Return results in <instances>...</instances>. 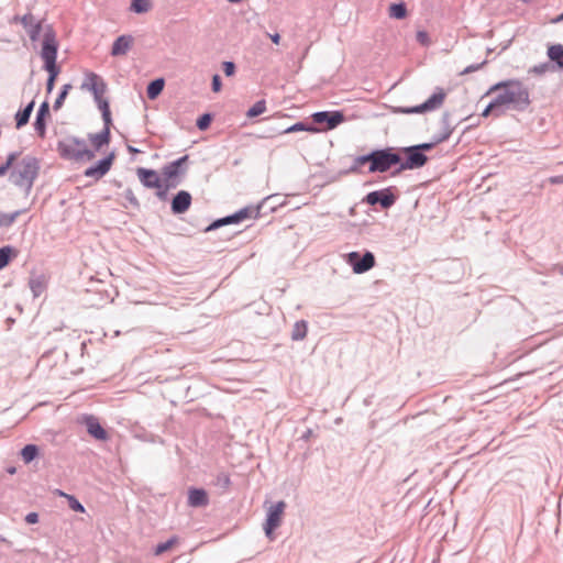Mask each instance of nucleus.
Wrapping results in <instances>:
<instances>
[{
    "instance_id": "9b49d317",
    "label": "nucleus",
    "mask_w": 563,
    "mask_h": 563,
    "mask_svg": "<svg viewBox=\"0 0 563 563\" xmlns=\"http://www.w3.org/2000/svg\"><path fill=\"white\" fill-rule=\"evenodd\" d=\"M397 197L393 194V187H387L379 190L368 192L364 202L369 206L379 205L383 209H389L396 202Z\"/></svg>"
},
{
    "instance_id": "a19ab883",
    "label": "nucleus",
    "mask_w": 563,
    "mask_h": 563,
    "mask_svg": "<svg viewBox=\"0 0 563 563\" xmlns=\"http://www.w3.org/2000/svg\"><path fill=\"white\" fill-rule=\"evenodd\" d=\"M71 89V85L70 84H66L62 87L54 104H53V109L55 111L59 110L62 108V106L64 104V101L69 92V90Z\"/></svg>"
},
{
    "instance_id": "6ab92c4d",
    "label": "nucleus",
    "mask_w": 563,
    "mask_h": 563,
    "mask_svg": "<svg viewBox=\"0 0 563 563\" xmlns=\"http://www.w3.org/2000/svg\"><path fill=\"white\" fill-rule=\"evenodd\" d=\"M84 422L87 427L88 433L100 441L108 440L109 435L108 432L103 429V427L100 424L98 418L95 416H86L84 418Z\"/></svg>"
},
{
    "instance_id": "8fccbe9b",
    "label": "nucleus",
    "mask_w": 563,
    "mask_h": 563,
    "mask_svg": "<svg viewBox=\"0 0 563 563\" xmlns=\"http://www.w3.org/2000/svg\"><path fill=\"white\" fill-rule=\"evenodd\" d=\"M494 111H497V115L503 113V110H500L499 104L495 102V97L492 99V101L483 110L482 115L483 117H487V115H489Z\"/></svg>"
},
{
    "instance_id": "f257e3e1",
    "label": "nucleus",
    "mask_w": 563,
    "mask_h": 563,
    "mask_svg": "<svg viewBox=\"0 0 563 563\" xmlns=\"http://www.w3.org/2000/svg\"><path fill=\"white\" fill-rule=\"evenodd\" d=\"M489 92H496L495 102L499 107L508 108L523 112L530 103L529 89L518 79L503 80L490 87Z\"/></svg>"
},
{
    "instance_id": "338daca9",
    "label": "nucleus",
    "mask_w": 563,
    "mask_h": 563,
    "mask_svg": "<svg viewBox=\"0 0 563 563\" xmlns=\"http://www.w3.org/2000/svg\"><path fill=\"white\" fill-rule=\"evenodd\" d=\"M509 45H510V41L505 46H503L501 51L507 49Z\"/></svg>"
},
{
    "instance_id": "6e6552de",
    "label": "nucleus",
    "mask_w": 563,
    "mask_h": 563,
    "mask_svg": "<svg viewBox=\"0 0 563 563\" xmlns=\"http://www.w3.org/2000/svg\"><path fill=\"white\" fill-rule=\"evenodd\" d=\"M57 42L55 33L49 30L44 33L41 57L44 60V68L58 67L56 65L57 58Z\"/></svg>"
},
{
    "instance_id": "6e6d98bb",
    "label": "nucleus",
    "mask_w": 563,
    "mask_h": 563,
    "mask_svg": "<svg viewBox=\"0 0 563 563\" xmlns=\"http://www.w3.org/2000/svg\"><path fill=\"white\" fill-rule=\"evenodd\" d=\"M211 88L214 92H219L222 88L221 77L218 74L212 76Z\"/></svg>"
},
{
    "instance_id": "c85d7f7f",
    "label": "nucleus",
    "mask_w": 563,
    "mask_h": 563,
    "mask_svg": "<svg viewBox=\"0 0 563 563\" xmlns=\"http://www.w3.org/2000/svg\"><path fill=\"white\" fill-rule=\"evenodd\" d=\"M34 297H38L46 288V278L44 275L32 277L29 282Z\"/></svg>"
},
{
    "instance_id": "774afa93",
    "label": "nucleus",
    "mask_w": 563,
    "mask_h": 563,
    "mask_svg": "<svg viewBox=\"0 0 563 563\" xmlns=\"http://www.w3.org/2000/svg\"><path fill=\"white\" fill-rule=\"evenodd\" d=\"M283 103H284V110L286 109V99L284 98L283 100Z\"/></svg>"
},
{
    "instance_id": "cd10ccee",
    "label": "nucleus",
    "mask_w": 563,
    "mask_h": 563,
    "mask_svg": "<svg viewBox=\"0 0 563 563\" xmlns=\"http://www.w3.org/2000/svg\"><path fill=\"white\" fill-rule=\"evenodd\" d=\"M308 332V322L306 320L296 321L291 330V340L301 341L306 338Z\"/></svg>"
},
{
    "instance_id": "13d9d810",
    "label": "nucleus",
    "mask_w": 563,
    "mask_h": 563,
    "mask_svg": "<svg viewBox=\"0 0 563 563\" xmlns=\"http://www.w3.org/2000/svg\"><path fill=\"white\" fill-rule=\"evenodd\" d=\"M549 181L552 185L563 184V175L552 176L549 178Z\"/></svg>"
},
{
    "instance_id": "4d7b16f0",
    "label": "nucleus",
    "mask_w": 563,
    "mask_h": 563,
    "mask_svg": "<svg viewBox=\"0 0 563 563\" xmlns=\"http://www.w3.org/2000/svg\"><path fill=\"white\" fill-rule=\"evenodd\" d=\"M25 522L29 525H35L38 522V514L37 512H29L25 516Z\"/></svg>"
},
{
    "instance_id": "49530a36",
    "label": "nucleus",
    "mask_w": 563,
    "mask_h": 563,
    "mask_svg": "<svg viewBox=\"0 0 563 563\" xmlns=\"http://www.w3.org/2000/svg\"><path fill=\"white\" fill-rule=\"evenodd\" d=\"M214 485L223 490H227L231 485V479L229 474L227 473H219L216 476Z\"/></svg>"
},
{
    "instance_id": "5fc2aeb1",
    "label": "nucleus",
    "mask_w": 563,
    "mask_h": 563,
    "mask_svg": "<svg viewBox=\"0 0 563 563\" xmlns=\"http://www.w3.org/2000/svg\"><path fill=\"white\" fill-rule=\"evenodd\" d=\"M416 38L420 44L424 46H428L430 44L429 34L426 31H418Z\"/></svg>"
},
{
    "instance_id": "dca6fc26",
    "label": "nucleus",
    "mask_w": 563,
    "mask_h": 563,
    "mask_svg": "<svg viewBox=\"0 0 563 563\" xmlns=\"http://www.w3.org/2000/svg\"><path fill=\"white\" fill-rule=\"evenodd\" d=\"M191 195L186 190L178 191L170 203V209L174 214H180L186 212L191 205Z\"/></svg>"
},
{
    "instance_id": "393cba45",
    "label": "nucleus",
    "mask_w": 563,
    "mask_h": 563,
    "mask_svg": "<svg viewBox=\"0 0 563 563\" xmlns=\"http://www.w3.org/2000/svg\"><path fill=\"white\" fill-rule=\"evenodd\" d=\"M35 102L32 100L29 102L22 110H19L15 114V126L16 129H21L25 124H27L30 117L33 112Z\"/></svg>"
},
{
    "instance_id": "39448f33",
    "label": "nucleus",
    "mask_w": 563,
    "mask_h": 563,
    "mask_svg": "<svg viewBox=\"0 0 563 563\" xmlns=\"http://www.w3.org/2000/svg\"><path fill=\"white\" fill-rule=\"evenodd\" d=\"M445 91L441 87H437L433 93L421 104L413 107H397L394 108V113H402V114H413V113H424L428 111H433L439 109L445 99Z\"/></svg>"
},
{
    "instance_id": "603ef678",
    "label": "nucleus",
    "mask_w": 563,
    "mask_h": 563,
    "mask_svg": "<svg viewBox=\"0 0 563 563\" xmlns=\"http://www.w3.org/2000/svg\"><path fill=\"white\" fill-rule=\"evenodd\" d=\"M222 69L225 76L230 77L235 74V64L233 62L227 60L222 64Z\"/></svg>"
},
{
    "instance_id": "2f4dec72",
    "label": "nucleus",
    "mask_w": 563,
    "mask_h": 563,
    "mask_svg": "<svg viewBox=\"0 0 563 563\" xmlns=\"http://www.w3.org/2000/svg\"><path fill=\"white\" fill-rule=\"evenodd\" d=\"M300 131L319 132V129L316 128L313 124L305 123L302 121L296 122L292 125L284 128V134L300 132Z\"/></svg>"
},
{
    "instance_id": "a211bd4d",
    "label": "nucleus",
    "mask_w": 563,
    "mask_h": 563,
    "mask_svg": "<svg viewBox=\"0 0 563 563\" xmlns=\"http://www.w3.org/2000/svg\"><path fill=\"white\" fill-rule=\"evenodd\" d=\"M48 115H49V104L47 101H44L41 103V106L36 112L35 121L33 124L36 134L41 139H44L46 135V118Z\"/></svg>"
},
{
    "instance_id": "a878e982",
    "label": "nucleus",
    "mask_w": 563,
    "mask_h": 563,
    "mask_svg": "<svg viewBox=\"0 0 563 563\" xmlns=\"http://www.w3.org/2000/svg\"><path fill=\"white\" fill-rule=\"evenodd\" d=\"M18 254V250L11 245L0 247V271L4 268L12 258H15Z\"/></svg>"
},
{
    "instance_id": "4468645a",
    "label": "nucleus",
    "mask_w": 563,
    "mask_h": 563,
    "mask_svg": "<svg viewBox=\"0 0 563 563\" xmlns=\"http://www.w3.org/2000/svg\"><path fill=\"white\" fill-rule=\"evenodd\" d=\"M114 157V153H110L108 156L100 159L96 165L88 167L84 175L97 180L100 179L110 170Z\"/></svg>"
},
{
    "instance_id": "bb28decb",
    "label": "nucleus",
    "mask_w": 563,
    "mask_h": 563,
    "mask_svg": "<svg viewBox=\"0 0 563 563\" xmlns=\"http://www.w3.org/2000/svg\"><path fill=\"white\" fill-rule=\"evenodd\" d=\"M165 80L163 78H156L152 80L146 87L147 98L151 100L156 99L163 91Z\"/></svg>"
},
{
    "instance_id": "9d476101",
    "label": "nucleus",
    "mask_w": 563,
    "mask_h": 563,
    "mask_svg": "<svg viewBox=\"0 0 563 563\" xmlns=\"http://www.w3.org/2000/svg\"><path fill=\"white\" fill-rule=\"evenodd\" d=\"M441 124H443V133L434 134L430 142L416 144L415 146L423 154L431 151L435 145L445 142L450 139L454 131V126L450 123V113L444 112L441 118Z\"/></svg>"
},
{
    "instance_id": "bf43d9fd",
    "label": "nucleus",
    "mask_w": 563,
    "mask_h": 563,
    "mask_svg": "<svg viewBox=\"0 0 563 563\" xmlns=\"http://www.w3.org/2000/svg\"><path fill=\"white\" fill-rule=\"evenodd\" d=\"M266 35L273 41L275 44H279L280 42V34L275 32L274 34L266 33Z\"/></svg>"
},
{
    "instance_id": "0e129e2a",
    "label": "nucleus",
    "mask_w": 563,
    "mask_h": 563,
    "mask_svg": "<svg viewBox=\"0 0 563 563\" xmlns=\"http://www.w3.org/2000/svg\"><path fill=\"white\" fill-rule=\"evenodd\" d=\"M8 472H9L10 474H14V473H15V467H10V468H8Z\"/></svg>"
},
{
    "instance_id": "7ed1b4c3",
    "label": "nucleus",
    "mask_w": 563,
    "mask_h": 563,
    "mask_svg": "<svg viewBox=\"0 0 563 563\" xmlns=\"http://www.w3.org/2000/svg\"><path fill=\"white\" fill-rule=\"evenodd\" d=\"M57 151L62 158L68 161L81 162L95 158V152L87 147L86 142L75 136L59 141L57 143Z\"/></svg>"
},
{
    "instance_id": "f704fd0d",
    "label": "nucleus",
    "mask_w": 563,
    "mask_h": 563,
    "mask_svg": "<svg viewBox=\"0 0 563 563\" xmlns=\"http://www.w3.org/2000/svg\"><path fill=\"white\" fill-rule=\"evenodd\" d=\"M179 181H166L165 183H161V187H155L154 189H156V197L161 200V201H165L167 199V194H168V190L172 189V188H175L176 186H178Z\"/></svg>"
},
{
    "instance_id": "a18cd8bd",
    "label": "nucleus",
    "mask_w": 563,
    "mask_h": 563,
    "mask_svg": "<svg viewBox=\"0 0 563 563\" xmlns=\"http://www.w3.org/2000/svg\"><path fill=\"white\" fill-rule=\"evenodd\" d=\"M19 155V152H12L8 155L5 163L0 165V177L4 176L8 173V170L12 167L13 163L16 161Z\"/></svg>"
},
{
    "instance_id": "c9c22d12",
    "label": "nucleus",
    "mask_w": 563,
    "mask_h": 563,
    "mask_svg": "<svg viewBox=\"0 0 563 563\" xmlns=\"http://www.w3.org/2000/svg\"><path fill=\"white\" fill-rule=\"evenodd\" d=\"M37 454L38 448L35 444H26L21 451V456L25 463L32 462Z\"/></svg>"
},
{
    "instance_id": "aec40b11",
    "label": "nucleus",
    "mask_w": 563,
    "mask_h": 563,
    "mask_svg": "<svg viewBox=\"0 0 563 563\" xmlns=\"http://www.w3.org/2000/svg\"><path fill=\"white\" fill-rule=\"evenodd\" d=\"M21 23L27 31L31 41H36L42 31V24L31 13H27L21 18Z\"/></svg>"
},
{
    "instance_id": "423d86ee",
    "label": "nucleus",
    "mask_w": 563,
    "mask_h": 563,
    "mask_svg": "<svg viewBox=\"0 0 563 563\" xmlns=\"http://www.w3.org/2000/svg\"><path fill=\"white\" fill-rule=\"evenodd\" d=\"M405 159L398 163L397 172L412 170L423 167L428 162V156L421 153L415 145L406 146L400 150Z\"/></svg>"
},
{
    "instance_id": "20e7f679",
    "label": "nucleus",
    "mask_w": 563,
    "mask_h": 563,
    "mask_svg": "<svg viewBox=\"0 0 563 563\" xmlns=\"http://www.w3.org/2000/svg\"><path fill=\"white\" fill-rule=\"evenodd\" d=\"M398 163H400V154L393 147L373 150L371 151V165L368 166V173H385L393 166L398 165Z\"/></svg>"
},
{
    "instance_id": "f3484780",
    "label": "nucleus",
    "mask_w": 563,
    "mask_h": 563,
    "mask_svg": "<svg viewBox=\"0 0 563 563\" xmlns=\"http://www.w3.org/2000/svg\"><path fill=\"white\" fill-rule=\"evenodd\" d=\"M136 175L144 187L150 189L161 187L162 179L159 178L156 170L139 167L136 169Z\"/></svg>"
},
{
    "instance_id": "58836bf2",
    "label": "nucleus",
    "mask_w": 563,
    "mask_h": 563,
    "mask_svg": "<svg viewBox=\"0 0 563 563\" xmlns=\"http://www.w3.org/2000/svg\"><path fill=\"white\" fill-rule=\"evenodd\" d=\"M59 495L64 496L67 499L68 506L71 510H74L76 512H85V507L75 496L68 495L63 492H59Z\"/></svg>"
},
{
    "instance_id": "0eeeda50",
    "label": "nucleus",
    "mask_w": 563,
    "mask_h": 563,
    "mask_svg": "<svg viewBox=\"0 0 563 563\" xmlns=\"http://www.w3.org/2000/svg\"><path fill=\"white\" fill-rule=\"evenodd\" d=\"M345 261L355 274H364L376 264L375 255L371 251H366L364 254L352 251L346 254Z\"/></svg>"
},
{
    "instance_id": "b1692460",
    "label": "nucleus",
    "mask_w": 563,
    "mask_h": 563,
    "mask_svg": "<svg viewBox=\"0 0 563 563\" xmlns=\"http://www.w3.org/2000/svg\"><path fill=\"white\" fill-rule=\"evenodd\" d=\"M93 147L99 151L102 146L108 145L111 139V125H104L101 132L88 135Z\"/></svg>"
},
{
    "instance_id": "680f3d73",
    "label": "nucleus",
    "mask_w": 563,
    "mask_h": 563,
    "mask_svg": "<svg viewBox=\"0 0 563 563\" xmlns=\"http://www.w3.org/2000/svg\"><path fill=\"white\" fill-rule=\"evenodd\" d=\"M128 151H129L130 153H139V150H137V148H135V147H133V146H130V145L128 146Z\"/></svg>"
},
{
    "instance_id": "052dcab7",
    "label": "nucleus",
    "mask_w": 563,
    "mask_h": 563,
    "mask_svg": "<svg viewBox=\"0 0 563 563\" xmlns=\"http://www.w3.org/2000/svg\"><path fill=\"white\" fill-rule=\"evenodd\" d=\"M562 21H563V13L552 20L553 23H559V22H562Z\"/></svg>"
},
{
    "instance_id": "864d4df0",
    "label": "nucleus",
    "mask_w": 563,
    "mask_h": 563,
    "mask_svg": "<svg viewBox=\"0 0 563 563\" xmlns=\"http://www.w3.org/2000/svg\"><path fill=\"white\" fill-rule=\"evenodd\" d=\"M487 63V60H483L482 63H478V64H472V65H468L467 67H465L462 71H461V75H466V74H471V73H474V71H477L479 70L485 64Z\"/></svg>"
},
{
    "instance_id": "c03bdc74",
    "label": "nucleus",
    "mask_w": 563,
    "mask_h": 563,
    "mask_svg": "<svg viewBox=\"0 0 563 563\" xmlns=\"http://www.w3.org/2000/svg\"><path fill=\"white\" fill-rule=\"evenodd\" d=\"M178 541L177 537H172L165 542L158 543L154 549L155 555H161L165 553L166 551L170 550L174 544H176Z\"/></svg>"
},
{
    "instance_id": "2eb2a0df",
    "label": "nucleus",
    "mask_w": 563,
    "mask_h": 563,
    "mask_svg": "<svg viewBox=\"0 0 563 563\" xmlns=\"http://www.w3.org/2000/svg\"><path fill=\"white\" fill-rule=\"evenodd\" d=\"M187 161H188V155H184V156L179 157L178 159L166 164L162 169V174L165 177V180L168 183L177 181L176 178L186 173V168H184L183 165Z\"/></svg>"
},
{
    "instance_id": "ea45409f",
    "label": "nucleus",
    "mask_w": 563,
    "mask_h": 563,
    "mask_svg": "<svg viewBox=\"0 0 563 563\" xmlns=\"http://www.w3.org/2000/svg\"><path fill=\"white\" fill-rule=\"evenodd\" d=\"M130 9L135 13H145L151 9L150 0H132Z\"/></svg>"
},
{
    "instance_id": "c756f323",
    "label": "nucleus",
    "mask_w": 563,
    "mask_h": 563,
    "mask_svg": "<svg viewBox=\"0 0 563 563\" xmlns=\"http://www.w3.org/2000/svg\"><path fill=\"white\" fill-rule=\"evenodd\" d=\"M258 212H260L258 207L255 208L253 206H249V207H244V208L240 209L239 211H236L234 213H235L238 223H240L246 219L257 217Z\"/></svg>"
},
{
    "instance_id": "69168bd1",
    "label": "nucleus",
    "mask_w": 563,
    "mask_h": 563,
    "mask_svg": "<svg viewBox=\"0 0 563 563\" xmlns=\"http://www.w3.org/2000/svg\"><path fill=\"white\" fill-rule=\"evenodd\" d=\"M300 68H301V65H300V62H299L298 65L296 66V68L294 69V73H297Z\"/></svg>"
},
{
    "instance_id": "3c124183",
    "label": "nucleus",
    "mask_w": 563,
    "mask_h": 563,
    "mask_svg": "<svg viewBox=\"0 0 563 563\" xmlns=\"http://www.w3.org/2000/svg\"><path fill=\"white\" fill-rule=\"evenodd\" d=\"M123 195L133 208H140V202L131 188H126Z\"/></svg>"
},
{
    "instance_id": "f8f14e48",
    "label": "nucleus",
    "mask_w": 563,
    "mask_h": 563,
    "mask_svg": "<svg viewBox=\"0 0 563 563\" xmlns=\"http://www.w3.org/2000/svg\"><path fill=\"white\" fill-rule=\"evenodd\" d=\"M280 519H282V500L277 501L275 504H272L268 507L267 518H266V521L264 523V531H265L266 537L269 540H274L275 539L273 530L276 527H278V525L280 522Z\"/></svg>"
},
{
    "instance_id": "4be33fe9",
    "label": "nucleus",
    "mask_w": 563,
    "mask_h": 563,
    "mask_svg": "<svg viewBox=\"0 0 563 563\" xmlns=\"http://www.w3.org/2000/svg\"><path fill=\"white\" fill-rule=\"evenodd\" d=\"M209 504V497L202 488H190L188 490V505L190 507H206Z\"/></svg>"
},
{
    "instance_id": "e2e57ef3",
    "label": "nucleus",
    "mask_w": 563,
    "mask_h": 563,
    "mask_svg": "<svg viewBox=\"0 0 563 563\" xmlns=\"http://www.w3.org/2000/svg\"><path fill=\"white\" fill-rule=\"evenodd\" d=\"M0 541L7 543L8 545H11L12 543L7 540L4 537L0 536Z\"/></svg>"
},
{
    "instance_id": "72a5a7b5",
    "label": "nucleus",
    "mask_w": 563,
    "mask_h": 563,
    "mask_svg": "<svg viewBox=\"0 0 563 563\" xmlns=\"http://www.w3.org/2000/svg\"><path fill=\"white\" fill-rule=\"evenodd\" d=\"M389 15L394 19L401 20L407 15V8L404 2L391 3L389 7Z\"/></svg>"
},
{
    "instance_id": "473e14b6",
    "label": "nucleus",
    "mask_w": 563,
    "mask_h": 563,
    "mask_svg": "<svg viewBox=\"0 0 563 563\" xmlns=\"http://www.w3.org/2000/svg\"><path fill=\"white\" fill-rule=\"evenodd\" d=\"M233 223H238L236 218H235V213L227 216L224 218L217 219L216 221H213L210 225H208L206 228V231L207 232L213 231V230H217V229H219V228H221L223 225L233 224Z\"/></svg>"
},
{
    "instance_id": "7c9ffc66",
    "label": "nucleus",
    "mask_w": 563,
    "mask_h": 563,
    "mask_svg": "<svg viewBox=\"0 0 563 563\" xmlns=\"http://www.w3.org/2000/svg\"><path fill=\"white\" fill-rule=\"evenodd\" d=\"M95 101L97 102L98 108L101 111L104 125H112V118H111L109 101L104 98L96 99Z\"/></svg>"
},
{
    "instance_id": "09e8293b",
    "label": "nucleus",
    "mask_w": 563,
    "mask_h": 563,
    "mask_svg": "<svg viewBox=\"0 0 563 563\" xmlns=\"http://www.w3.org/2000/svg\"><path fill=\"white\" fill-rule=\"evenodd\" d=\"M551 69L554 70L550 63H541V64H538V65H534L533 67H531L529 69V73L536 74V75H543Z\"/></svg>"
},
{
    "instance_id": "de8ad7c7",
    "label": "nucleus",
    "mask_w": 563,
    "mask_h": 563,
    "mask_svg": "<svg viewBox=\"0 0 563 563\" xmlns=\"http://www.w3.org/2000/svg\"><path fill=\"white\" fill-rule=\"evenodd\" d=\"M211 121H212V114L211 113H203L202 115H200L197 119L196 126L200 131H205V130H207L210 126Z\"/></svg>"
},
{
    "instance_id": "f03ea898",
    "label": "nucleus",
    "mask_w": 563,
    "mask_h": 563,
    "mask_svg": "<svg viewBox=\"0 0 563 563\" xmlns=\"http://www.w3.org/2000/svg\"><path fill=\"white\" fill-rule=\"evenodd\" d=\"M40 161L31 155H25L11 170L10 180L23 188L29 195L40 173Z\"/></svg>"
},
{
    "instance_id": "37998d69",
    "label": "nucleus",
    "mask_w": 563,
    "mask_h": 563,
    "mask_svg": "<svg viewBox=\"0 0 563 563\" xmlns=\"http://www.w3.org/2000/svg\"><path fill=\"white\" fill-rule=\"evenodd\" d=\"M48 73V78L46 81V91L47 93H51L54 89L56 77L58 76L60 69L59 67H53V68H44Z\"/></svg>"
},
{
    "instance_id": "e433bc0d",
    "label": "nucleus",
    "mask_w": 563,
    "mask_h": 563,
    "mask_svg": "<svg viewBox=\"0 0 563 563\" xmlns=\"http://www.w3.org/2000/svg\"><path fill=\"white\" fill-rule=\"evenodd\" d=\"M366 163H368L371 165V152L367 153V154L360 155V156L355 157L354 161H353V164L351 165L349 170L344 172V174H346V173H356V172H358L360 166L364 165Z\"/></svg>"
},
{
    "instance_id": "ddd939ff",
    "label": "nucleus",
    "mask_w": 563,
    "mask_h": 563,
    "mask_svg": "<svg viewBox=\"0 0 563 563\" xmlns=\"http://www.w3.org/2000/svg\"><path fill=\"white\" fill-rule=\"evenodd\" d=\"M81 88L91 91L96 100L103 98V95L107 91V84L99 75L89 73L87 74Z\"/></svg>"
},
{
    "instance_id": "79ce46f5",
    "label": "nucleus",
    "mask_w": 563,
    "mask_h": 563,
    "mask_svg": "<svg viewBox=\"0 0 563 563\" xmlns=\"http://www.w3.org/2000/svg\"><path fill=\"white\" fill-rule=\"evenodd\" d=\"M266 110V102L265 100H258L255 102L246 112L247 118H255L262 113H264Z\"/></svg>"
},
{
    "instance_id": "5701e85b",
    "label": "nucleus",
    "mask_w": 563,
    "mask_h": 563,
    "mask_svg": "<svg viewBox=\"0 0 563 563\" xmlns=\"http://www.w3.org/2000/svg\"><path fill=\"white\" fill-rule=\"evenodd\" d=\"M548 58L552 63V68L562 70L563 69V45L552 44L547 51Z\"/></svg>"
},
{
    "instance_id": "4c0bfd02",
    "label": "nucleus",
    "mask_w": 563,
    "mask_h": 563,
    "mask_svg": "<svg viewBox=\"0 0 563 563\" xmlns=\"http://www.w3.org/2000/svg\"><path fill=\"white\" fill-rule=\"evenodd\" d=\"M22 212V210L14 211L12 213H4L0 211V228L10 227Z\"/></svg>"
},
{
    "instance_id": "1a4fd4ad",
    "label": "nucleus",
    "mask_w": 563,
    "mask_h": 563,
    "mask_svg": "<svg viewBox=\"0 0 563 563\" xmlns=\"http://www.w3.org/2000/svg\"><path fill=\"white\" fill-rule=\"evenodd\" d=\"M312 124L321 125L320 130L329 131L335 129L342 122H344L345 117L342 111H318L312 113L311 115Z\"/></svg>"
},
{
    "instance_id": "412c9836",
    "label": "nucleus",
    "mask_w": 563,
    "mask_h": 563,
    "mask_svg": "<svg viewBox=\"0 0 563 563\" xmlns=\"http://www.w3.org/2000/svg\"><path fill=\"white\" fill-rule=\"evenodd\" d=\"M133 45L132 35H120L115 38L112 44L111 55L112 56H122L125 55Z\"/></svg>"
}]
</instances>
